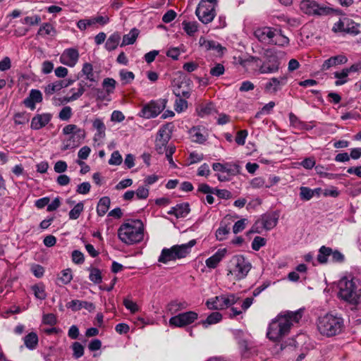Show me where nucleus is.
Returning <instances> with one entry per match:
<instances>
[{
    "mask_svg": "<svg viewBox=\"0 0 361 361\" xmlns=\"http://www.w3.org/2000/svg\"><path fill=\"white\" fill-rule=\"evenodd\" d=\"M304 314V309L297 311H287L284 314H279L269 325L267 333V338L272 341H279L286 336L293 323H298Z\"/></svg>",
    "mask_w": 361,
    "mask_h": 361,
    "instance_id": "nucleus-1",
    "label": "nucleus"
},
{
    "mask_svg": "<svg viewBox=\"0 0 361 361\" xmlns=\"http://www.w3.org/2000/svg\"><path fill=\"white\" fill-rule=\"evenodd\" d=\"M339 298L353 305L361 303V281L357 278H342L338 283Z\"/></svg>",
    "mask_w": 361,
    "mask_h": 361,
    "instance_id": "nucleus-2",
    "label": "nucleus"
},
{
    "mask_svg": "<svg viewBox=\"0 0 361 361\" xmlns=\"http://www.w3.org/2000/svg\"><path fill=\"white\" fill-rule=\"evenodd\" d=\"M144 226L141 220H132L123 224L118 230L119 239L126 244L132 245L142 240Z\"/></svg>",
    "mask_w": 361,
    "mask_h": 361,
    "instance_id": "nucleus-3",
    "label": "nucleus"
},
{
    "mask_svg": "<svg viewBox=\"0 0 361 361\" xmlns=\"http://www.w3.org/2000/svg\"><path fill=\"white\" fill-rule=\"evenodd\" d=\"M343 319L337 315L326 314L318 319L317 329L319 333L326 337L340 334L344 329Z\"/></svg>",
    "mask_w": 361,
    "mask_h": 361,
    "instance_id": "nucleus-4",
    "label": "nucleus"
},
{
    "mask_svg": "<svg viewBox=\"0 0 361 361\" xmlns=\"http://www.w3.org/2000/svg\"><path fill=\"white\" fill-rule=\"evenodd\" d=\"M196 244L195 240H191L188 243L176 245L170 248H164L159 257V262L166 264L171 261L185 257Z\"/></svg>",
    "mask_w": 361,
    "mask_h": 361,
    "instance_id": "nucleus-5",
    "label": "nucleus"
},
{
    "mask_svg": "<svg viewBox=\"0 0 361 361\" xmlns=\"http://www.w3.org/2000/svg\"><path fill=\"white\" fill-rule=\"evenodd\" d=\"M216 0H201L196 8L195 15L204 24L211 23L216 16Z\"/></svg>",
    "mask_w": 361,
    "mask_h": 361,
    "instance_id": "nucleus-6",
    "label": "nucleus"
},
{
    "mask_svg": "<svg viewBox=\"0 0 361 361\" xmlns=\"http://www.w3.org/2000/svg\"><path fill=\"white\" fill-rule=\"evenodd\" d=\"M329 257L334 263L341 264L345 261V256L340 251L322 245L319 249L316 262L321 264H326Z\"/></svg>",
    "mask_w": 361,
    "mask_h": 361,
    "instance_id": "nucleus-7",
    "label": "nucleus"
},
{
    "mask_svg": "<svg viewBox=\"0 0 361 361\" xmlns=\"http://www.w3.org/2000/svg\"><path fill=\"white\" fill-rule=\"evenodd\" d=\"M239 298L234 294H226L216 296L206 302L210 310H223L238 302Z\"/></svg>",
    "mask_w": 361,
    "mask_h": 361,
    "instance_id": "nucleus-8",
    "label": "nucleus"
},
{
    "mask_svg": "<svg viewBox=\"0 0 361 361\" xmlns=\"http://www.w3.org/2000/svg\"><path fill=\"white\" fill-rule=\"evenodd\" d=\"M300 7L304 13L309 15L327 16L334 11L333 8L326 6H320L313 0L301 1Z\"/></svg>",
    "mask_w": 361,
    "mask_h": 361,
    "instance_id": "nucleus-9",
    "label": "nucleus"
},
{
    "mask_svg": "<svg viewBox=\"0 0 361 361\" xmlns=\"http://www.w3.org/2000/svg\"><path fill=\"white\" fill-rule=\"evenodd\" d=\"M198 318L197 312L188 311L172 317L169 319V324L174 327H183L192 324Z\"/></svg>",
    "mask_w": 361,
    "mask_h": 361,
    "instance_id": "nucleus-10",
    "label": "nucleus"
},
{
    "mask_svg": "<svg viewBox=\"0 0 361 361\" xmlns=\"http://www.w3.org/2000/svg\"><path fill=\"white\" fill-rule=\"evenodd\" d=\"M165 104L164 99L152 101L142 108L140 116L146 118H154L164 109Z\"/></svg>",
    "mask_w": 361,
    "mask_h": 361,
    "instance_id": "nucleus-11",
    "label": "nucleus"
},
{
    "mask_svg": "<svg viewBox=\"0 0 361 361\" xmlns=\"http://www.w3.org/2000/svg\"><path fill=\"white\" fill-rule=\"evenodd\" d=\"M266 56L267 61L262 63L259 71L263 74L276 73L280 66L279 58L270 51H267Z\"/></svg>",
    "mask_w": 361,
    "mask_h": 361,
    "instance_id": "nucleus-12",
    "label": "nucleus"
},
{
    "mask_svg": "<svg viewBox=\"0 0 361 361\" xmlns=\"http://www.w3.org/2000/svg\"><path fill=\"white\" fill-rule=\"evenodd\" d=\"M63 133L65 135H72L73 134V137H76L77 138V143L76 144H71L68 143L66 145V146L63 147L64 149H67L68 148H74L78 147L81 141L85 138V132L83 129L78 128L76 125L74 124H69L65 126L63 128Z\"/></svg>",
    "mask_w": 361,
    "mask_h": 361,
    "instance_id": "nucleus-13",
    "label": "nucleus"
},
{
    "mask_svg": "<svg viewBox=\"0 0 361 361\" xmlns=\"http://www.w3.org/2000/svg\"><path fill=\"white\" fill-rule=\"evenodd\" d=\"M167 126L168 125L159 129L155 140V149L160 154L164 153L171 138V134L168 131Z\"/></svg>",
    "mask_w": 361,
    "mask_h": 361,
    "instance_id": "nucleus-14",
    "label": "nucleus"
},
{
    "mask_svg": "<svg viewBox=\"0 0 361 361\" xmlns=\"http://www.w3.org/2000/svg\"><path fill=\"white\" fill-rule=\"evenodd\" d=\"M287 82L286 75L279 78H272L264 85V92L269 94H275Z\"/></svg>",
    "mask_w": 361,
    "mask_h": 361,
    "instance_id": "nucleus-15",
    "label": "nucleus"
},
{
    "mask_svg": "<svg viewBox=\"0 0 361 361\" xmlns=\"http://www.w3.org/2000/svg\"><path fill=\"white\" fill-rule=\"evenodd\" d=\"M79 59V53L77 49L73 48L66 49L64 50L60 57L61 63L73 67L78 62Z\"/></svg>",
    "mask_w": 361,
    "mask_h": 361,
    "instance_id": "nucleus-16",
    "label": "nucleus"
},
{
    "mask_svg": "<svg viewBox=\"0 0 361 361\" xmlns=\"http://www.w3.org/2000/svg\"><path fill=\"white\" fill-rule=\"evenodd\" d=\"M212 169L214 171L222 172L228 174V176H235L239 173V166L231 163L221 164L214 163Z\"/></svg>",
    "mask_w": 361,
    "mask_h": 361,
    "instance_id": "nucleus-17",
    "label": "nucleus"
},
{
    "mask_svg": "<svg viewBox=\"0 0 361 361\" xmlns=\"http://www.w3.org/2000/svg\"><path fill=\"white\" fill-rule=\"evenodd\" d=\"M275 30L271 27H264L255 31V36L262 42L272 43L275 37Z\"/></svg>",
    "mask_w": 361,
    "mask_h": 361,
    "instance_id": "nucleus-18",
    "label": "nucleus"
},
{
    "mask_svg": "<svg viewBox=\"0 0 361 361\" xmlns=\"http://www.w3.org/2000/svg\"><path fill=\"white\" fill-rule=\"evenodd\" d=\"M52 118L49 113L35 115L31 121L30 128L33 130H39L47 125Z\"/></svg>",
    "mask_w": 361,
    "mask_h": 361,
    "instance_id": "nucleus-19",
    "label": "nucleus"
},
{
    "mask_svg": "<svg viewBox=\"0 0 361 361\" xmlns=\"http://www.w3.org/2000/svg\"><path fill=\"white\" fill-rule=\"evenodd\" d=\"M42 92L35 89H32L30 91L29 95L23 100L24 105L30 109L31 110L35 109V104L40 103L42 101Z\"/></svg>",
    "mask_w": 361,
    "mask_h": 361,
    "instance_id": "nucleus-20",
    "label": "nucleus"
},
{
    "mask_svg": "<svg viewBox=\"0 0 361 361\" xmlns=\"http://www.w3.org/2000/svg\"><path fill=\"white\" fill-rule=\"evenodd\" d=\"M278 219V215L276 214H266L262 216V218L255 223V226L260 224L264 229L271 230L276 226Z\"/></svg>",
    "mask_w": 361,
    "mask_h": 361,
    "instance_id": "nucleus-21",
    "label": "nucleus"
},
{
    "mask_svg": "<svg viewBox=\"0 0 361 361\" xmlns=\"http://www.w3.org/2000/svg\"><path fill=\"white\" fill-rule=\"evenodd\" d=\"M190 212V204L188 202H183L171 207L168 214L174 215L177 219H180L185 217Z\"/></svg>",
    "mask_w": 361,
    "mask_h": 361,
    "instance_id": "nucleus-22",
    "label": "nucleus"
},
{
    "mask_svg": "<svg viewBox=\"0 0 361 361\" xmlns=\"http://www.w3.org/2000/svg\"><path fill=\"white\" fill-rule=\"evenodd\" d=\"M348 61V59L344 55H337L331 56L329 59L325 60L322 66V71L329 70L332 67H335L338 65L344 64Z\"/></svg>",
    "mask_w": 361,
    "mask_h": 361,
    "instance_id": "nucleus-23",
    "label": "nucleus"
},
{
    "mask_svg": "<svg viewBox=\"0 0 361 361\" xmlns=\"http://www.w3.org/2000/svg\"><path fill=\"white\" fill-rule=\"evenodd\" d=\"M227 250L226 248L219 249L214 255L206 260V264L209 269H215L219 262L225 256Z\"/></svg>",
    "mask_w": 361,
    "mask_h": 361,
    "instance_id": "nucleus-24",
    "label": "nucleus"
},
{
    "mask_svg": "<svg viewBox=\"0 0 361 361\" xmlns=\"http://www.w3.org/2000/svg\"><path fill=\"white\" fill-rule=\"evenodd\" d=\"M173 94L178 98H189L190 95V89L186 85V82H181L177 86H175L173 88Z\"/></svg>",
    "mask_w": 361,
    "mask_h": 361,
    "instance_id": "nucleus-25",
    "label": "nucleus"
},
{
    "mask_svg": "<svg viewBox=\"0 0 361 361\" xmlns=\"http://www.w3.org/2000/svg\"><path fill=\"white\" fill-rule=\"evenodd\" d=\"M23 341L27 348L35 350L38 345L39 338L35 332H30L23 338Z\"/></svg>",
    "mask_w": 361,
    "mask_h": 361,
    "instance_id": "nucleus-26",
    "label": "nucleus"
},
{
    "mask_svg": "<svg viewBox=\"0 0 361 361\" xmlns=\"http://www.w3.org/2000/svg\"><path fill=\"white\" fill-rule=\"evenodd\" d=\"M232 261L238 271H250L252 268L251 264L242 255L235 256Z\"/></svg>",
    "mask_w": 361,
    "mask_h": 361,
    "instance_id": "nucleus-27",
    "label": "nucleus"
},
{
    "mask_svg": "<svg viewBox=\"0 0 361 361\" xmlns=\"http://www.w3.org/2000/svg\"><path fill=\"white\" fill-rule=\"evenodd\" d=\"M200 44L206 50H216L219 53L224 49L220 44L212 40H207L204 37L200 38Z\"/></svg>",
    "mask_w": 361,
    "mask_h": 361,
    "instance_id": "nucleus-28",
    "label": "nucleus"
},
{
    "mask_svg": "<svg viewBox=\"0 0 361 361\" xmlns=\"http://www.w3.org/2000/svg\"><path fill=\"white\" fill-rule=\"evenodd\" d=\"M81 72L82 75L85 76L86 80L92 82H97V76L93 71V66L91 63H85L82 66Z\"/></svg>",
    "mask_w": 361,
    "mask_h": 361,
    "instance_id": "nucleus-29",
    "label": "nucleus"
},
{
    "mask_svg": "<svg viewBox=\"0 0 361 361\" xmlns=\"http://www.w3.org/2000/svg\"><path fill=\"white\" fill-rule=\"evenodd\" d=\"M188 307V304L185 301H178L174 300L171 302L168 306L167 309L169 312H171V314H174L179 311L186 309Z\"/></svg>",
    "mask_w": 361,
    "mask_h": 361,
    "instance_id": "nucleus-30",
    "label": "nucleus"
},
{
    "mask_svg": "<svg viewBox=\"0 0 361 361\" xmlns=\"http://www.w3.org/2000/svg\"><path fill=\"white\" fill-rule=\"evenodd\" d=\"M120 40L121 35L117 32H114L112 35L109 36V37L107 39L106 42V49L109 51L114 50L118 47Z\"/></svg>",
    "mask_w": 361,
    "mask_h": 361,
    "instance_id": "nucleus-31",
    "label": "nucleus"
},
{
    "mask_svg": "<svg viewBox=\"0 0 361 361\" xmlns=\"http://www.w3.org/2000/svg\"><path fill=\"white\" fill-rule=\"evenodd\" d=\"M110 203L109 197H103L99 200L97 207V213L99 216H103L107 212Z\"/></svg>",
    "mask_w": 361,
    "mask_h": 361,
    "instance_id": "nucleus-32",
    "label": "nucleus"
},
{
    "mask_svg": "<svg viewBox=\"0 0 361 361\" xmlns=\"http://www.w3.org/2000/svg\"><path fill=\"white\" fill-rule=\"evenodd\" d=\"M138 35L139 30L137 29H132L128 34L123 36L121 46L123 47L126 45L133 44L136 41Z\"/></svg>",
    "mask_w": 361,
    "mask_h": 361,
    "instance_id": "nucleus-33",
    "label": "nucleus"
},
{
    "mask_svg": "<svg viewBox=\"0 0 361 361\" xmlns=\"http://www.w3.org/2000/svg\"><path fill=\"white\" fill-rule=\"evenodd\" d=\"M197 112L201 117L209 115L214 111V105L212 103H207L200 104L197 107Z\"/></svg>",
    "mask_w": 361,
    "mask_h": 361,
    "instance_id": "nucleus-34",
    "label": "nucleus"
},
{
    "mask_svg": "<svg viewBox=\"0 0 361 361\" xmlns=\"http://www.w3.org/2000/svg\"><path fill=\"white\" fill-rule=\"evenodd\" d=\"M183 30L190 36H192L198 30V23L196 21L184 20L182 23Z\"/></svg>",
    "mask_w": 361,
    "mask_h": 361,
    "instance_id": "nucleus-35",
    "label": "nucleus"
},
{
    "mask_svg": "<svg viewBox=\"0 0 361 361\" xmlns=\"http://www.w3.org/2000/svg\"><path fill=\"white\" fill-rule=\"evenodd\" d=\"M222 319V315L218 312H214L210 314L206 320L202 321V325L207 328L209 325L214 324L220 322Z\"/></svg>",
    "mask_w": 361,
    "mask_h": 361,
    "instance_id": "nucleus-36",
    "label": "nucleus"
},
{
    "mask_svg": "<svg viewBox=\"0 0 361 361\" xmlns=\"http://www.w3.org/2000/svg\"><path fill=\"white\" fill-rule=\"evenodd\" d=\"M32 290L36 298L39 300H44L47 297L45 287L42 283H37L32 286Z\"/></svg>",
    "mask_w": 361,
    "mask_h": 361,
    "instance_id": "nucleus-37",
    "label": "nucleus"
},
{
    "mask_svg": "<svg viewBox=\"0 0 361 361\" xmlns=\"http://www.w3.org/2000/svg\"><path fill=\"white\" fill-rule=\"evenodd\" d=\"M92 126L97 131L96 134L99 138H104L105 137L106 126L101 118H96L93 121Z\"/></svg>",
    "mask_w": 361,
    "mask_h": 361,
    "instance_id": "nucleus-38",
    "label": "nucleus"
},
{
    "mask_svg": "<svg viewBox=\"0 0 361 361\" xmlns=\"http://www.w3.org/2000/svg\"><path fill=\"white\" fill-rule=\"evenodd\" d=\"M72 279L71 272H58L56 283L61 286L71 282Z\"/></svg>",
    "mask_w": 361,
    "mask_h": 361,
    "instance_id": "nucleus-39",
    "label": "nucleus"
},
{
    "mask_svg": "<svg viewBox=\"0 0 361 361\" xmlns=\"http://www.w3.org/2000/svg\"><path fill=\"white\" fill-rule=\"evenodd\" d=\"M63 87V81H56L53 83L49 84L44 89V92L47 94L51 95L54 92L59 91Z\"/></svg>",
    "mask_w": 361,
    "mask_h": 361,
    "instance_id": "nucleus-40",
    "label": "nucleus"
},
{
    "mask_svg": "<svg viewBox=\"0 0 361 361\" xmlns=\"http://www.w3.org/2000/svg\"><path fill=\"white\" fill-rule=\"evenodd\" d=\"M56 30L50 23H44L39 29L37 35L42 36L50 35L54 36Z\"/></svg>",
    "mask_w": 361,
    "mask_h": 361,
    "instance_id": "nucleus-41",
    "label": "nucleus"
},
{
    "mask_svg": "<svg viewBox=\"0 0 361 361\" xmlns=\"http://www.w3.org/2000/svg\"><path fill=\"white\" fill-rule=\"evenodd\" d=\"M272 43L279 46L284 47L289 44V39L286 36L282 35L281 30H279L277 32H275V37Z\"/></svg>",
    "mask_w": 361,
    "mask_h": 361,
    "instance_id": "nucleus-42",
    "label": "nucleus"
},
{
    "mask_svg": "<svg viewBox=\"0 0 361 361\" xmlns=\"http://www.w3.org/2000/svg\"><path fill=\"white\" fill-rule=\"evenodd\" d=\"M84 209V204L82 202L78 203L70 212L68 214L69 219L75 220L78 219L81 213L82 212Z\"/></svg>",
    "mask_w": 361,
    "mask_h": 361,
    "instance_id": "nucleus-43",
    "label": "nucleus"
},
{
    "mask_svg": "<svg viewBox=\"0 0 361 361\" xmlns=\"http://www.w3.org/2000/svg\"><path fill=\"white\" fill-rule=\"evenodd\" d=\"M116 85V81L110 78H106L103 80L102 85L106 89L107 94H112L114 92Z\"/></svg>",
    "mask_w": 361,
    "mask_h": 361,
    "instance_id": "nucleus-44",
    "label": "nucleus"
},
{
    "mask_svg": "<svg viewBox=\"0 0 361 361\" xmlns=\"http://www.w3.org/2000/svg\"><path fill=\"white\" fill-rule=\"evenodd\" d=\"M348 74L349 73L347 68L343 69L341 72H335L334 76L336 78L338 79L335 82V85L336 86H340L345 84L347 82L345 78L348 77Z\"/></svg>",
    "mask_w": 361,
    "mask_h": 361,
    "instance_id": "nucleus-45",
    "label": "nucleus"
},
{
    "mask_svg": "<svg viewBox=\"0 0 361 361\" xmlns=\"http://www.w3.org/2000/svg\"><path fill=\"white\" fill-rule=\"evenodd\" d=\"M313 197L312 189L305 186L300 188V197L302 200L308 201Z\"/></svg>",
    "mask_w": 361,
    "mask_h": 361,
    "instance_id": "nucleus-46",
    "label": "nucleus"
},
{
    "mask_svg": "<svg viewBox=\"0 0 361 361\" xmlns=\"http://www.w3.org/2000/svg\"><path fill=\"white\" fill-rule=\"evenodd\" d=\"M73 356L75 359L81 357L84 355V347L79 342H74L72 344Z\"/></svg>",
    "mask_w": 361,
    "mask_h": 361,
    "instance_id": "nucleus-47",
    "label": "nucleus"
},
{
    "mask_svg": "<svg viewBox=\"0 0 361 361\" xmlns=\"http://www.w3.org/2000/svg\"><path fill=\"white\" fill-rule=\"evenodd\" d=\"M349 22L348 18H343V20H340L337 23H336L332 28V30L334 32H345V25Z\"/></svg>",
    "mask_w": 361,
    "mask_h": 361,
    "instance_id": "nucleus-48",
    "label": "nucleus"
},
{
    "mask_svg": "<svg viewBox=\"0 0 361 361\" xmlns=\"http://www.w3.org/2000/svg\"><path fill=\"white\" fill-rule=\"evenodd\" d=\"M120 77L125 84L130 83L135 78V75L131 71L121 70L119 73Z\"/></svg>",
    "mask_w": 361,
    "mask_h": 361,
    "instance_id": "nucleus-49",
    "label": "nucleus"
},
{
    "mask_svg": "<svg viewBox=\"0 0 361 361\" xmlns=\"http://www.w3.org/2000/svg\"><path fill=\"white\" fill-rule=\"evenodd\" d=\"M345 33L357 35L360 32L358 30V25L355 24L353 20L349 19V22L345 25Z\"/></svg>",
    "mask_w": 361,
    "mask_h": 361,
    "instance_id": "nucleus-50",
    "label": "nucleus"
},
{
    "mask_svg": "<svg viewBox=\"0 0 361 361\" xmlns=\"http://www.w3.org/2000/svg\"><path fill=\"white\" fill-rule=\"evenodd\" d=\"M265 244L266 240L264 238L256 236L252 243V248L255 251H258Z\"/></svg>",
    "mask_w": 361,
    "mask_h": 361,
    "instance_id": "nucleus-51",
    "label": "nucleus"
},
{
    "mask_svg": "<svg viewBox=\"0 0 361 361\" xmlns=\"http://www.w3.org/2000/svg\"><path fill=\"white\" fill-rule=\"evenodd\" d=\"M247 131L246 130H242L237 132L235 141L239 145H244L245 143V139L247 136Z\"/></svg>",
    "mask_w": 361,
    "mask_h": 361,
    "instance_id": "nucleus-52",
    "label": "nucleus"
},
{
    "mask_svg": "<svg viewBox=\"0 0 361 361\" xmlns=\"http://www.w3.org/2000/svg\"><path fill=\"white\" fill-rule=\"evenodd\" d=\"M42 322L44 324L54 326L57 322V318L54 314H46L43 315Z\"/></svg>",
    "mask_w": 361,
    "mask_h": 361,
    "instance_id": "nucleus-53",
    "label": "nucleus"
},
{
    "mask_svg": "<svg viewBox=\"0 0 361 361\" xmlns=\"http://www.w3.org/2000/svg\"><path fill=\"white\" fill-rule=\"evenodd\" d=\"M72 116V109L70 106L63 107L59 112V117L62 121H68Z\"/></svg>",
    "mask_w": 361,
    "mask_h": 361,
    "instance_id": "nucleus-54",
    "label": "nucleus"
},
{
    "mask_svg": "<svg viewBox=\"0 0 361 361\" xmlns=\"http://www.w3.org/2000/svg\"><path fill=\"white\" fill-rule=\"evenodd\" d=\"M191 136L192 141L196 142L202 143L206 140L205 137L200 133L198 129H192L191 130Z\"/></svg>",
    "mask_w": 361,
    "mask_h": 361,
    "instance_id": "nucleus-55",
    "label": "nucleus"
},
{
    "mask_svg": "<svg viewBox=\"0 0 361 361\" xmlns=\"http://www.w3.org/2000/svg\"><path fill=\"white\" fill-rule=\"evenodd\" d=\"M122 163V157L118 151H114L111 156L110 159L109 160V164L110 165H120Z\"/></svg>",
    "mask_w": 361,
    "mask_h": 361,
    "instance_id": "nucleus-56",
    "label": "nucleus"
},
{
    "mask_svg": "<svg viewBox=\"0 0 361 361\" xmlns=\"http://www.w3.org/2000/svg\"><path fill=\"white\" fill-rule=\"evenodd\" d=\"M214 195L221 199L228 200L232 197V194L230 191L226 189H217L215 188Z\"/></svg>",
    "mask_w": 361,
    "mask_h": 361,
    "instance_id": "nucleus-57",
    "label": "nucleus"
},
{
    "mask_svg": "<svg viewBox=\"0 0 361 361\" xmlns=\"http://www.w3.org/2000/svg\"><path fill=\"white\" fill-rule=\"evenodd\" d=\"M123 305L132 313H135L139 310L137 305L133 300L127 298L123 300Z\"/></svg>",
    "mask_w": 361,
    "mask_h": 361,
    "instance_id": "nucleus-58",
    "label": "nucleus"
},
{
    "mask_svg": "<svg viewBox=\"0 0 361 361\" xmlns=\"http://www.w3.org/2000/svg\"><path fill=\"white\" fill-rule=\"evenodd\" d=\"M138 199L145 200L149 196V188L144 186H140L135 192Z\"/></svg>",
    "mask_w": 361,
    "mask_h": 361,
    "instance_id": "nucleus-59",
    "label": "nucleus"
},
{
    "mask_svg": "<svg viewBox=\"0 0 361 361\" xmlns=\"http://www.w3.org/2000/svg\"><path fill=\"white\" fill-rule=\"evenodd\" d=\"M224 66L221 63H217L214 68H211L210 74L212 76L219 77L224 73Z\"/></svg>",
    "mask_w": 361,
    "mask_h": 361,
    "instance_id": "nucleus-60",
    "label": "nucleus"
},
{
    "mask_svg": "<svg viewBox=\"0 0 361 361\" xmlns=\"http://www.w3.org/2000/svg\"><path fill=\"white\" fill-rule=\"evenodd\" d=\"M188 107V102L185 99L183 98H178L176 101L175 104V110L177 112H181L183 110L186 109Z\"/></svg>",
    "mask_w": 361,
    "mask_h": 361,
    "instance_id": "nucleus-61",
    "label": "nucleus"
},
{
    "mask_svg": "<svg viewBox=\"0 0 361 361\" xmlns=\"http://www.w3.org/2000/svg\"><path fill=\"white\" fill-rule=\"evenodd\" d=\"M90 188L91 185L89 182H83L78 185L76 192L79 194L86 195L90 192Z\"/></svg>",
    "mask_w": 361,
    "mask_h": 361,
    "instance_id": "nucleus-62",
    "label": "nucleus"
},
{
    "mask_svg": "<svg viewBox=\"0 0 361 361\" xmlns=\"http://www.w3.org/2000/svg\"><path fill=\"white\" fill-rule=\"evenodd\" d=\"M245 219H242L236 221L233 227V232L234 233H238L245 228Z\"/></svg>",
    "mask_w": 361,
    "mask_h": 361,
    "instance_id": "nucleus-63",
    "label": "nucleus"
},
{
    "mask_svg": "<svg viewBox=\"0 0 361 361\" xmlns=\"http://www.w3.org/2000/svg\"><path fill=\"white\" fill-rule=\"evenodd\" d=\"M41 22V18L39 16H27L23 19V23L30 25H37Z\"/></svg>",
    "mask_w": 361,
    "mask_h": 361,
    "instance_id": "nucleus-64",
    "label": "nucleus"
}]
</instances>
